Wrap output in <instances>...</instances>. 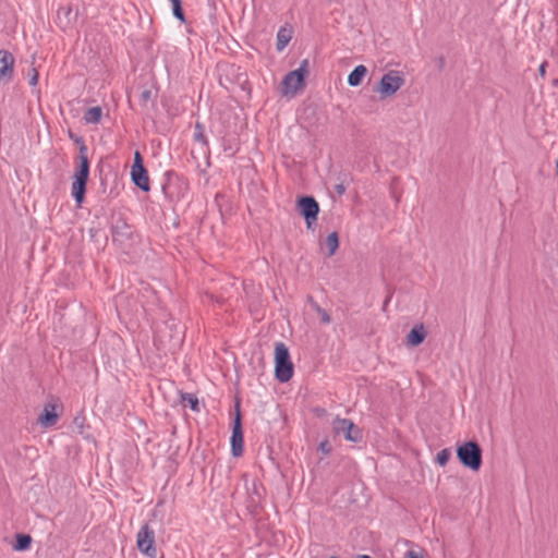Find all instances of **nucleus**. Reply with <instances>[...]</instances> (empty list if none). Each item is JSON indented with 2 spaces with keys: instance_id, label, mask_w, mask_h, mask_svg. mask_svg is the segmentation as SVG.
I'll return each instance as SVG.
<instances>
[{
  "instance_id": "nucleus-1",
  "label": "nucleus",
  "mask_w": 558,
  "mask_h": 558,
  "mask_svg": "<svg viewBox=\"0 0 558 558\" xmlns=\"http://www.w3.org/2000/svg\"><path fill=\"white\" fill-rule=\"evenodd\" d=\"M457 458L464 468L477 472L483 464V450L477 441H465L457 447Z\"/></svg>"
},
{
  "instance_id": "nucleus-2",
  "label": "nucleus",
  "mask_w": 558,
  "mask_h": 558,
  "mask_svg": "<svg viewBox=\"0 0 558 558\" xmlns=\"http://www.w3.org/2000/svg\"><path fill=\"white\" fill-rule=\"evenodd\" d=\"M294 367L290 352L283 342L275 344V377L280 383L289 381L293 376Z\"/></svg>"
},
{
  "instance_id": "nucleus-3",
  "label": "nucleus",
  "mask_w": 558,
  "mask_h": 558,
  "mask_svg": "<svg viewBox=\"0 0 558 558\" xmlns=\"http://www.w3.org/2000/svg\"><path fill=\"white\" fill-rule=\"evenodd\" d=\"M308 60H302L296 70L290 71L281 82V94L283 96H294L305 87V80L308 75Z\"/></svg>"
},
{
  "instance_id": "nucleus-4",
  "label": "nucleus",
  "mask_w": 558,
  "mask_h": 558,
  "mask_svg": "<svg viewBox=\"0 0 558 558\" xmlns=\"http://www.w3.org/2000/svg\"><path fill=\"white\" fill-rule=\"evenodd\" d=\"M88 177L89 159L77 160L73 182L71 185V193L78 206H81L85 199Z\"/></svg>"
},
{
  "instance_id": "nucleus-5",
  "label": "nucleus",
  "mask_w": 558,
  "mask_h": 558,
  "mask_svg": "<svg viewBox=\"0 0 558 558\" xmlns=\"http://www.w3.org/2000/svg\"><path fill=\"white\" fill-rule=\"evenodd\" d=\"M404 82L401 72L390 70L381 76L376 92L379 94L380 99H386L395 95L404 85Z\"/></svg>"
},
{
  "instance_id": "nucleus-6",
  "label": "nucleus",
  "mask_w": 558,
  "mask_h": 558,
  "mask_svg": "<svg viewBox=\"0 0 558 558\" xmlns=\"http://www.w3.org/2000/svg\"><path fill=\"white\" fill-rule=\"evenodd\" d=\"M296 210L304 218L306 228L313 230L319 214V204L314 196H299L296 199Z\"/></svg>"
},
{
  "instance_id": "nucleus-7",
  "label": "nucleus",
  "mask_w": 558,
  "mask_h": 558,
  "mask_svg": "<svg viewBox=\"0 0 558 558\" xmlns=\"http://www.w3.org/2000/svg\"><path fill=\"white\" fill-rule=\"evenodd\" d=\"M235 414L232 422V434L230 438L231 442V453L233 457L238 458L243 454L244 449V439H243V426H242V416L240 410V400L235 401L234 405Z\"/></svg>"
},
{
  "instance_id": "nucleus-8",
  "label": "nucleus",
  "mask_w": 558,
  "mask_h": 558,
  "mask_svg": "<svg viewBox=\"0 0 558 558\" xmlns=\"http://www.w3.org/2000/svg\"><path fill=\"white\" fill-rule=\"evenodd\" d=\"M136 544L141 553L149 558H156L155 532L148 523L143 524L140 529L136 536Z\"/></svg>"
},
{
  "instance_id": "nucleus-9",
  "label": "nucleus",
  "mask_w": 558,
  "mask_h": 558,
  "mask_svg": "<svg viewBox=\"0 0 558 558\" xmlns=\"http://www.w3.org/2000/svg\"><path fill=\"white\" fill-rule=\"evenodd\" d=\"M110 230L112 241L119 245H124L131 241L134 233L133 226L129 225L122 215L113 217Z\"/></svg>"
},
{
  "instance_id": "nucleus-10",
  "label": "nucleus",
  "mask_w": 558,
  "mask_h": 558,
  "mask_svg": "<svg viewBox=\"0 0 558 558\" xmlns=\"http://www.w3.org/2000/svg\"><path fill=\"white\" fill-rule=\"evenodd\" d=\"M58 409L62 411L63 407L61 403L57 400H52L44 405V409L41 413L38 416V423L45 427H52L58 422V418L60 416V412H58Z\"/></svg>"
},
{
  "instance_id": "nucleus-11",
  "label": "nucleus",
  "mask_w": 558,
  "mask_h": 558,
  "mask_svg": "<svg viewBox=\"0 0 558 558\" xmlns=\"http://www.w3.org/2000/svg\"><path fill=\"white\" fill-rule=\"evenodd\" d=\"M14 62L15 59L9 50H0V82L4 84L11 82L14 74Z\"/></svg>"
},
{
  "instance_id": "nucleus-12",
  "label": "nucleus",
  "mask_w": 558,
  "mask_h": 558,
  "mask_svg": "<svg viewBox=\"0 0 558 558\" xmlns=\"http://www.w3.org/2000/svg\"><path fill=\"white\" fill-rule=\"evenodd\" d=\"M131 179L134 185H136L143 192H148L150 190L148 172L145 167L131 169Z\"/></svg>"
},
{
  "instance_id": "nucleus-13",
  "label": "nucleus",
  "mask_w": 558,
  "mask_h": 558,
  "mask_svg": "<svg viewBox=\"0 0 558 558\" xmlns=\"http://www.w3.org/2000/svg\"><path fill=\"white\" fill-rule=\"evenodd\" d=\"M427 336L423 324L415 325L407 336V343L411 347L422 344Z\"/></svg>"
},
{
  "instance_id": "nucleus-14",
  "label": "nucleus",
  "mask_w": 558,
  "mask_h": 558,
  "mask_svg": "<svg viewBox=\"0 0 558 558\" xmlns=\"http://www.w3.org/2000/svg\"><path fill=\"white\" fill-rule=\"evenodd\" d=\"M157 96V89L154 90L153 87H143L138 96L141 107L145 109L154 108Z\"/></svg>"
},
{
  "instance_id": "nucleus-15",
  "label": "nucleus",
  "mask_w": 558,
  "mask_h": 558,
  "mask_svg": "<svg viewBox=\"0 0 558 558\" xmlns=\"http://www.w3.org/2000/svg\"><path fill=\"white\" fill-rule=\"evenodd\" d=\"M342 435L345 440L351 442H361L363 439L362 429L356 424H354L353 421H350L347 424L345 430Z\"/></svg>"
},
{
  "instance_id": "nucleus-16",
  "label": "nucleus",
  "mask_w": 558,
  "mask_h": 558,
  "mask_svg": "<svg viewBox=\"0 0 558 558\" xmlns=\"http://www.w3.org/2000/svg\"><path fill=\"white\" fill-rule=\"evenodd\" d=\"M367 73L365 65H356L348 76V84L352 87L359 86Z\"/></svg>"
},
{
  "instance_id": "nucleus-17",
  "label": "nucleus",
  "mask_w": 558,
  "mask_h": 558,
  "mask_svg": "<svg viewBox=\"0 0 558 558\" xmlns=\"http://www.w3.org/2000/svg\"><path fill=\"white\" fill-rule=\"evenodd\" d=\"M102 109L99 106L90 107L84 113V121L88 124H96L100 121Z\"/></svg>"
},
{
  "instance_id": "nucleus-18",
  "label": "nucleus",
  "mask_w": 558,
  "mask_h": 558,
  "mask_svg": "<svg viewBox=\"0 0 558 558\" xmlns=\"http://www.w3.org/2000/svg\"><path fill=\"white\" fill-rule=\"evenodd\" d=\"M307 300H308V303L312 306V308L315 310V312L318 314L320 323L324 324V325H328L331 322V317L328 314V312L325 311L324 308H322L317 304V302L313 299V296L310 295L307 298Z\"/></svg>"
},
{
  "instance_id": "nucleus-19",
  "label": "nucleus",
  "mask_w": 558,
  "mask_h": 558,
  "mask_svg": "<svg viewBox=\"0 0 558 558\" xmlns=\"http://www.w3.org/2000/svg\"><path fill=\"white\" fill-rule=\"evenodd\" d=\"M325 244L328 248V257H331L332 255H335V253L337 252V250L339 247L338 233L336 231H333L330 234H328V236L326 238Z\"/></svg>"
},
{
  "instance_id": "nucleus-20",
  "label": "nucleus",
  "mask_w": 558,
  "mask_h": 558,
  "mask_svg": "<svg viewBox=\"0 0 558 558\" xmlns=\"http://www.w3.org/2000/svg\"><path fill=\"white\" fill-rule=\"evenodd\" d=\"M181 402L184 404V407H190V409L194 412H199V402L195 395L193 393H182L181 395Z\"/></svg>"
},
{
  "instance_id": "nucleus-21",
  "label": "nucleus",
  "mask_w": 558,
  "mask_h": 558,
  "mask_svg": "<svg viewBox=\"0 0 558 558\" xmlns=\"http://www.w3.org/2000/svg\"><path fill=\"white\" fill-rule=\"evenodd\" d=\"M32 544V537L28 534H17L14 548L16 550H26Z\"/></svg>"
},
{
  "instance_id": "nucleus-22",
  "label": "nucleus",
  "mask_w": 558,
  "mask_h": 558,
  "mask_svg": "<svg viewBox=\"0 0 558 558\" xmlns=\"http://www.w3.org/2000/svg\"><path fill=\"white\" fill-rule=\"evenodd\" d=\"M291 40L290 34L286 31V28H280L277 33V50L281 51L286 48V46Z\"/></svg>"
},
{
  "instance_id": "nucleus-23",
  "label": "nucleus",
  "mask_w": 558,
  "mask_h": 558,
  "mask_svg": "<svg viewBox=\"0 0 558 558\" xmlns=\"http://www.w3.org/2000/svg\"><path fill=\"white\" fill-rule=\"evenodd\" d=\"M172 5V13L175 19H178L181 23H185V14L182 8V1L181 0H170Z\"/></svg>"
},
{
  "instance_id": "nucleus-24",
  "label": "nucleus",
  "mask_w": 558,
  "mask_h": 558,
  "mask_svg": "<svg viewBox=\"0 0 558 558\" xmlns=\"http://www.w3.org/2000/svg\"><path fill=\"white\" fill-rule=\"evenodd\" d=\"M351 420L349 418H341L339 416H337L333 421H332V430L336 435H342L343 432L345 430V427H347V424L350 422Z\"/></svg>"
},
{
  "instance_id": "nucleus-25",
  "label": "nucleus",
  "mask_w": 558,
  "mask_h": 558,
  "mask_svg": "<svg viewBox=\"0 0 558 558\" xmlns=\"http://www.w3.org/2000/svg\"><path fill=\"white\" fill-rule=\"evenodd\" d=\"M450 458H451V449L445 448L436 454L435 461L439 466H445L448 463V461L450 460Z\"/></svg>"
},
{
  "instance_id": "nucleus-26",
  "label": "nucleus",
  "mask_w": 558,
  "mask_h": 558,
  "mask_svg": "<svg viewBox=\"0 0 558 558\" xmlns=\"http://www.w3.org/2000/svg\"><path fill=\"white\" fill-rule=\"evenodd\" d=\"M194 140L204 145H207V137L205 135V126L201 122L195 123Z\"/></svg>"
},
{
  "instance_id": "nucleus-27",
  "label": "nucleus",
  "mask_w": 558,
  "mask_h": 558,
  "mask_svg": "<svg viewBox=\"0 0 558 558\" xmlns=\"http://www.w3.org/2000/svg\"><path fill=\"white\" fill-rule=\"evenodd\" d=\"M76 144L78 145L77 160L88 159V155H87L88 149H87L84 138H80L78 141H76Z\"/></svg>"
},
{
  "instance_id": "nucleus-28",
  "label": "nucleus",
  "mask_w": 558,
  "mask_h": 558,
  "mask_svg": "<svg viewBox=\"0 0 558 558\" xmlns=\"http://www.w3.org/2000/svg\"><path fill=\"white\" fill-rule=\"evenodd\" d=\"M331 445L328 439H324L318 445V450L323 452V454L328 456L331 452Z\"/></svg>"
},
{
  "instance_id": "nucleus-29",
  "label": "nucleus",
  "mask_w": 558,
  "mask_h": 558,
  "mask_svg": "<svg viewBox=\"0 0 558 558\" xmlns=\"http://www.w3.org/2000/svg\"><path fill=\"white\" fill-rule=\"evenodd\" d=\"M144 161H143V157L141 155V153L138 150L135 151L134 154V162H133V166H132V169H138V168H144Z\"/></svg>"
},
{
  "instance_id": "nucleus-30",
  "label": "nucleus",
  "mask_w": 558,
  "mask_h": 558,
  "mask_svg": "<svg viewBox=\"0 0 558 558\" xmlns=\"http://www.w3.org/2000/svg\"><path fill=\"white\" fill-rule=\"evenodd\" d=\"M29 85L35 86L38 83V71L32 68L29 71Z\"/></svg>"
},
{
  "instance_id": "nucleus-31",
  "label": "nucleus",
  "mask_w": 558,
  "mask_h": 558,
  "mask_svg": "<svg viewBox=\"0 0 558 558\" xmlns=\"http://www.w3.org/2000/svg\"><path fill=\"white\" fill-rule=\"evenodd\" d=\"M71 13H72L71 7H61L58 10V17L60 19L61 14H63L68 19Z\"/></svg>"
},
{
  "instance_id": "nucleus-32",
  "label": "nucleus",
  "mask_w": 558,
  "mask_h": 558,
  "mask_svg": "<svg viewBox=\"0 0 558 558\" xmlns=\"http://www.w3.org/2000/svg\"><path fill=\"white\" fill-rule=\"evenodd\" d=\"M548 62L545 60L543 61L538 66V74L542 78L546 76V69H547Z\"/></svg>"
},
{
  "instance_id": "nucleus-33",
  "label": "nucleus",
  "mask_w": 558,
  "mask_h": 558,
  "mask_svg": "<svg viewBox=\"0 0 558 558\" xmlns=\"http://www.w3.org/2000/svg\"><path fill=\"white\" fill-rule=\"evenodd\" d=\"M345 191H347V187H345V185L343 184V182H340V183H338V184H336V185H335V192H336L339 196L343 195V194L345 193Z\"/></svg>"
},
{
  "instance_id": "nucleus-34",
  "label": "nucleus",
  "mask_w": 558,
  "mask_h": 558,
  "mask_svg": "<svg viewBox=\"0 0 558 558\" xmlns=\"http://www.w3.org/2000/svg\"><path fill=\"white\" fill-rule=\"evenodd\" d=\"M405 558H424L421 551L409 550L405 554Z\"/></svg>"
},
{
  "instance_id": "nucleus-35",
  "label": "nucleus",
  "mask_w": 558,
  "mask_h": 558,
  "mask_svg": "<svg viewBox=\"0 0 558 558\" xmlns=\"http://www.w3.org/2000/svg\"><path fill=\"white\" fill-rule=\"evenodd\" d=\"M69 137L76 144V141H78L80 138H83L82 136H78L76 134H74L73 132H69Z\"/></svg>"
},
{
  "instance_id": "nucleus-36",
  "label": "nucleus",
  "mask_w": 558,
  "mask_h": 558,
  "mask_svg": "<svg viewBox=\"0 0 558 558\" xmlns=\"http://www.w3.org/2000/svg\"><path fill=\"white\" fill-rule=\"evenodd\" d=\"M315 412L317 415H324L326 413V410L324 408H316Z\"/></svg>"
},
{
  "instance_id": "nucleus-37",
  "label": "nucleus",
  "mask_w": 558,
  "mask_h": 558,
  "mask_svg": "<svg viewBox=\"0 0 558 558\" xmlns=\"http://www.w3.org/2000/svg\"><path fill=\"white\" fill-rule=\"evenodd\" d=\"M98 231H99L98 229H94V228L89 229L90 236L95 238Z\"/></svg>"
},
{
  "instance_id": "nucleus-38",
  "label": "nucleus",
  "mask_w": 558,
  "mask_h": 558,
  "mask_svg": "<svg viewBox=\"0 0 558 558\" xmlns=\"http://www.w3.org/2000/svg\"><path fill=\"white\" fill-rule=\"evenodd\" d=\"M553 84H554L555 86H557V85H558V78H557V80H554Z\"/></svg>"
},
{
  "instance_id": "nucleus-39",
  "label": "nucleus",
  "mask_w": 558,
  "mask_h": 558,
  "mask_svg": "<svg viewBox=\"0 0 558 558\" xmlns=\"http://www.w3.org/2000/svg\"><path fill=\"white\" fill-rule=\"evenodd\" d=\"M329 558H339L338 556H330Z\"/></svg>"
}]
</instances>
